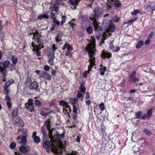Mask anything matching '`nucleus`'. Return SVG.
Here are the masks:
<instances>
[{"label":"nucleus","mask_w":155,"mask_h":155,"mask_svg":"<svg viewBox=\"0 0 155 155\" xmlns=\"http://www.w3.org/2000/svg\"><path fill=\"white\" fill-rule=\"evenodd\" d=\"M95 40L94 39L92 38L90 42L87 44V47L85 49L86 51H87L89 53L90 58L89 62H90V63L89 65L88 66V70L83 73V77L84 78H87V74L90 73L93 66L95 65L96 58L94 55L96 54V50L95 49Z\"/></svg>","instance_id":"1"},{"label":"nucleus","mask_w":155,"mask_h":155,"mask_svg":"<svg viewBox=\"0 0 155 155\" xmlns=\"http://www.w3.org/2000/svg\"><path fill=\"white\" fill-rule=\"evenodd\" d=\"M94 13L91 14L89 18L93 21V25L95 29V30L99 31L101 29L99 26L96 20L100 18L103 15V10L101 8L96 7L94 8Z\"/></svg>","instance_id":"2"},{"label":"nucleus","mask_w":155,"mask_h":155,"mask_svg":"<svg viewBox=\"0 0 155 155\" xmlns=\"http://www.w3.org/2000/svg\"><path fill=\"white\" fill-rule=\"evenodd\" d=\"M79 89L80 91H78V93L76 95V97L78 98L77 101L80 98H81V101L84 96L86 91V88L83 85H81L79 87Z\"/></svg>","instance_id":"3"},{"label":"nucleus","mask_w":155,"mask_h":155,"mask_svg":"<svg viewBox=\"0 0 155 155\" xmlns=\"http://www.w3.org/2000/svg\"><path fill=\"white\" fill-rule=\"evenodd\" d=\"M12 121L13 124L15 125H18L21 127L24 126V122L19 117H13Z\"/></svg>","instance_id":"4"},{"label":"nucleus","mask_w":155,"mask_h":155,"mask_svg":"<svg viewBox=\"0 0 155 155\" xmlns=\"http://www.w3.org/2000/svg\"><path fill=\"white\" fill-rule=\"evenodd\" d=\"M10 62L5 60L2 62L0 61V71H6V69L8 68Z\"/></svg>","instance_id":"5"},{"label":"nucleus","mask_w":155,"mask_h":155,"mask_svg":"<svg viewBox=\"0 0 155 155\" xmlns=\"http://www.w3.org/2000/svg\"><path fill=\"white\" fill-rule=\"evenodd\" d=\"M153 109H154L153 107H151L148 109L147 112V114H143L141 119L145 120L146 118L148 120H149L152 115V111Z\"/></svg>","instance_id":"6"},{"label":"nucleus","mask_w":155,"mask_h":155,"mask_svg":"<svg viewBox=\"0 0 155 155\" xmlns=\"http://www.w3.org/2000/svg\"><path fill=\"white\" fill-rule=\"evenodd\" d=\"M50 8L51 11L48 10L47 11V12H48V14L49 13H50L49 18H52L55 15V12L58 11V8L57 6H53V7H50Z\"/></svg>","instance_id":"7"},{"label":"nucleus","mask_w":155,"mask_h":155,"mask_svg":"<svg viewBox=\"0 0 155 155\" xmlns=\"http://www.w3.org/2000/svg\"><path fill=\"white\" fill-rule=\"evenodd\" d=\"M64 46L65 47L63 48V49L65 50L66 48L67 49V51L65 53V55L66 56H69L73 50V47L69 43L67 42L65 43Z\"/></svg>","instance_id":"8"},{"label":"nucleus","mask_w":155,"mask_h":155,"mask_svg":"<svg viewBox=\"0 0 155 155\" xmlns=\"http://www.w3.org/2000/svg\"><path fill=\"white\" fill-rule=\"evenodd\" d=\"M39 77L47 80H50L52 78L51 75L47 72L44 71L42 72L41 74H39Z\"/></svg>","instance_id":"9"},{"label":"nucleus","mask_w":155,"mask_h":155,"mask_svg":"<svg viewBox=\"0 0 155 155\" xmlns=\"http://www.w3.org/2000/svg\"><path fill=\"white\" fill-rule=\"evenodd\" d=\"M31 44L32 47L34 48L33 49V51H35L36 55L38 56H40L41 55V53L40 51H39V50H40L41 48H43V47H38V45H36L35 47L34 43L33 42L31 43Z\"/></svg>","instance_id":"10"},{"label":"nucleus","mask_w":155,"mask_h":155,"mask_svg":"<svg viewBox=\"0 0 155 155\" xmlns=\"http://www.w3.org/2000/svg\"><path fill=\"white\" fill-rule=\"evenodd\" d=\"M26 33H27L28 35H33V37L32 38V39L33 40H37V39L36 38V37H38L39 36H41L39 34V32L37 31H35L34 32H27V31Z\"/></svg>","instance_id":"11"},{"label":"nucleus","mask_w":155,"mask_h":155,"mask_svg":"<svg viewBox=\"0 0 155 155\" xmlns=\"http://www.w3.org/2000/svg\"><path fill=\"white\" fill-rule=\"evenodd\" d=\"M19 150L21 153H25L30 151V147L28 146H22L19 148Z\"/></svg>","instance_id":"12"},{"label":"nucleus","mask_w":155,"mask_h":155,"mask_svg":"<svg viewBox=\"0 0 155 155\" xmlns=\"http://www.w3.org/2000/svg\"><path fill=\"white\" fill-rule=\"evenodd\" d=\"M49 17V15L48 14V12L46 11L44 12L43 15H39L38 17L37 18L39 20H41L44 18L48 19Z\"/></svg>","instance_id":"13"},{"label":"nucleus","mask_w":155,"mask_h":155,"mask_svg":"<svg viewBox=\"0 0 155 155\" xmlns=\"http://www.w3.org/2000/svg\"><path fill=\"white\" fill-rule=\"evenodd\" d=\"M49 56L48 63L51 65L54 64L53 60L54 58V54L53 53H50Z\"/></svg>","instance_id":"14"},{"label":"nucleus","mask_w":155,"mask_h":155,"mask_svg":"<svg viewBox=\"0 0 155 155\" xmlns=\"http://www.w3.org/2000/svg\"><path fill=\"white\" fill-rule=\"evenodd\" d=\"M38 84L36 81H34L31 83L29 86V88L30 89H36L38 87Z\"/></svg>","instance_id":"15"},{"label":"nucleus","mask_w":155,"mask_h":155,"mask_svg":"<svg viewBox=\"0 0 155 155\" xmlns=\"http://www.w3.org/2000/svg\"><path fill=\"white\" fill-rule=\"evenodd\" d=\"M5 100L6 101V104L8 108H10L12 107V104L10 102L11 99L8 96H5Z\"/></svg>","instance_id":"16"},{"label":"nucleus","mask_w":155,"mask_h":155,"mask_svg":"<svg viewBox=\"0 0 155 155\" xmlns=\"http://www.w3.org/2000/svg\"><path fill=\"white\" fill-rule=\"evenodd\" d=\"M101 57L104 58H109L111 57V54L109 52H103L101 54Z\"/></svg>","instance_id":"17"},{"label":"nucleus","mask_w":155,"mask_h":155,"mask_svg":"<svg viewBox=\"0 0 155 155\" xmlns=\"http://www.w3.org/2000/svg\"><path fill=\"white\" fill-rule=\"evenodd\" d=\"M115 28V26L114 25H109V26L107 28H106L105 29L106 30V31H107V32H113L114 31Z\"/></svg>","instance_id":"18"},{"label":"nucleus","mask_w":155,"mask_h":155,"mask_svg":"<svg viewBox=\"0 0 155 155\" xmlns=\"http://www.w3.org/2000/svg\"><path fill=\"white\" fill-rule=\"evenodd\" d=\"M40 36H39L38 37H36V38L37 39L36 40H35L36 41L38 44L39 45L38 46V47H43L42 45L43 44V40L41 38V35H40Z\"/></svg>","instance_id":"19"},{"label":"nucleus","mask_w":155,"mask_h":155,"mask_svg":"<svg viewBox=\"0 0 155 155\" xmlns=\"http://www.w3.org/2000/svg\"><path fill=\"white\" fill-rule=\"evenodd\" d=\"M79 18L81 20V21L85 22L88 20V16L87 15H81L78 16Z\"/></svg>","instance_id":"20"},{"label":"nucleus","mask_w":155,"mask_h":155,"mask_svg":"<svg viewBox=\"0 0 155 155\" xmlns=\"http://www.w3.org/2000/svg\"><path fill=\"white\" fill-rule=\"evenodd\" d=\"M18 110L17 107H14L13 108V111L12 113V115L13 118L16 117L17 116Z\"/></svg>","instance_id":"21"},{"label":"nucleus","mask_w":155,"mask_h":155,"mask_svg":"<svg viewBox=\"0 0 155 155\" xmlns=\"http://www.w3.org/2000/svg\"><path fill=\"white\" fill-rule=\"evenodd\" d=\"M107 71V68L106 67H102L100 68L99 72L100 74L102 76L104 75L105 72Z\"/></svg>","instance_id":"22"},{"label":"nucleus","mask_w":155,"mask_h":155,"mask_svg":"<svg viewBox=\"0 0 155 155\" xmlns=\"http://www.w3.org/2000/svg\"><path fill=\"white\" fill-rule=\"evenodd\" d=\"M37 97H35L34 99H35L34 101L35 104L38 107H40L42 106V103L38 100L37 99Z\"/></svg>","instance_id":"23"},{"label":"nucleus","mask_w":155,"mask_h":155,"mask_svg":"<svg viewBox=\"0 0 155 155\" xmlns=\"http://www.w3.org/2000/svg\"><path fill=\"white\" fill-rule=\"evenodd\" d=\"M18 131H22V136L28 137V135L27 134V130L24 128H20L18 129Z\"/></svg>","instance_id":"24"},{"label":"nucleus","mask_w":155,"mask_h":155,"mask_svg":"<svg viewBox=\"0 0 155 155\" xmlns=\"http://www.w3.org/2000/svg\"><path fill=\"white\" fill-rule=\"evenodd\" d=\"M63 110L64 113L65 114H68L70 112V108L68 105L63 108Z\"/></svg>","instance_id":"25"},{"label":"nucleus","mask_w":155,"mask_h":155,"mask_svg":"<svg viewBox=\"0 0 155 155\" xmlns=\"http://www.w3.org/2000/svg\"><path fill=\"white\" fill-rule=\"evenodd\" d=\"M7 24V20L3 21L2 20L0 21V31H1V30L3 27L6 25Z\"/></svg>","instance_id":"26"},{"label":"nucleus","mask_w":155,"mask_h":155,"mask_svg":"<svg viewBox=\"0 0 155 155\" xmlns=\"http://www.w3.org/2000/svg\"><path fill=\"white\" fill-rule=\"evenodd\" d=\"M143 111H139L138 112H136L135 114L136 119H140L141 117L142 114H143Z\"/></svg>","instance_id":"27"},{"label":"nucleus","mask_w":155,"mask_h":155,"mask_svg":"<svg viewBox=\"0 0 155 155\" xmlns=\"http://www.w3.org/2000/svg\"><path fill=\"white\" fill-rule=\"evenodd\" d=\"M11 59L13 63L14 64H16L18 61L17 58L15 55H12L11 57Z\"/></svg>","instance_id":"28"},{"label":"nucleus","mask_w":155,"mask_h":155,"mask_svg":"<svg viewBox=\"0 0 155 155\" xmlns=\"http://www.w3.org/2000/svg\"><path fill=\"white\" fill-rule=\"evenodd\" d=\"M86 30L88 34H91L93 33V29L92 26H89L87 27Z\"/></svg>","instance_id":"29"},{"label":"nucleus","mask_w":155,"mask_h":155,"mask_svg":"<svg viewBox=\"0 0 155 155\" xmlns=\"http://www.w3.org/2000/svg\"><path fill=\"white\" fill-rule=\"evenodd\" d=\"M28 137L22 136L21 139V143L23 145L25 144L27 141V138Z\"/></svg>","instance_id":"30"},{"label":"nucleus","mask_w":155,"mask_h":155,"mask_svg":"<svg viewBox=\"0 0 155 155\" xmlns=\"http://www.w3.org/2000/svg\"><path fill=\"white\" fill-rule=\"evenodd\" d=\"M62 38V37L61 35L58 34L55 38L56 41L57 42H59L61 40Z\"/></svg>","instance_id":"31"},{"label":"nucleus","mask_w":155,"mask_h":155,"mask_svg":"<svg viewBox=\"0 0 155 155\" xmlns=\"http://www.w3.org/2000/svg\"><path fill=\"white\" fill-rule=\"evenodd\" d=\"M2 74V81L4 82L6 81V71H0Z\"/></svg>","instance_id":"32"},{"label":"nucleus","mask_w":155,"mask_h":155,"mask_svg":"<svg viewBox=\"0 0 155 155\" xmlns=\"http://www.w3.org/2000/svg\"><path fill=\"white\" fill-rule=\"evenodd\" d=\"M143 131L147 135L150 136L152 134L151 131L147 129H144Z\"/></svg>","instance_id":"33"},{"label":"nucleus","mask_w":155,"mask_h":155,"mask_svg":"<svg viewBox=\"0 0 155 155\" xmlns=\"http://www.w3.org/2000/svg\"><path fill=\"white\" fill-rule=\"evenodd\" d=\"M59 104L61 105H62L64 107V106L67 107L68 106V103L65 101L63 100L59 102Z\"/></svg>","instance_id":"34"},{"label":"nucleus","mask_w":155,"mask_h":155,"mask_svg":"<svg viewBox=\"0 0 155 155\" xmlns=\"http://www.w3.org/2000/svg\"><path fill=\"white\" fill-rule=\"evenodd\" d=\"M25 105V107H27L28 110L32 111L33 110L34 108V106L33 105H27V103H26Z\"/></svg>","instance_id":"35"},{"label":"nucleus","mask_w":155,"mask_h":155,"mask_svg":"<svg viewBox=\"0 0 155 155\" xmlns=\"http://www.w3.org/2000/svg\"><path fill=\"white\" fill-rule=\"evenodd\" d=\"M4 89V92L5 94H6V96H8L9 94L11 91L8 88L3 87Z\"/></svg>","instance_id":"36"},{"label":"nucleus","mask_w":155,"mask_h":155,"mask_svg":"<svg viewBox=\"0 0 155 155\" xmlns=\"http://www.w3.org/2000/svg\"><path fill=\"white\" fill-rule=\"evenodd\" d=\"M52 19H53V22L56 24V25H58L60 23V22L56 19V17H55V15L54 16Z\"/></svg>","instance_id":"37"},{"label":"nucleus","mask_w":155,"mask_h":155,"mask_svg":"<svg viewBox=\"0 0 155 155\" xmlns=\"http://www.w3.org/2000/svg\"><path fill=\"white\" fill-rule=\"evenodd\" d=\"M143 44V42L141 41L138 42L136 45V47L137 49L140 48Z\"/></svg>","instance_id":"38"},{"label":"nucleus","mask_w":155,"mask_h":155,"mask_svg":"<svg viewBox=\"0 0 155 155\" xmlns=\"http://www.w3.org/2000/svg\"><path fill=\"white\" fill-rule=\"evenodd\" d=\"M34 142L37 143H38L40 141V139L38 137H35L33 138Z\"/></svg>","instance_id":"39"},{"label":"nucleus","mask_w":155,"mask_h":155,"mask_svg":"<svg viewBox=\"0 0 155 155\" xmlns=\"http://www.w3.org/2000/svg\"><path fill=\"white\" fill-rule=\"evenodd\" d=\"M62 20L60 22V24L61 25H62L66 21V17L65 15H62L61 17Z\"/></svg>","instance_id":"40"},{"label":"nucleus","mask_w":155,"mask_h":155,"mask_svg":"<svg viewBox=\"0 0 155 155\" xmlns=\"http://www.w3.org/2000/svg\"><path fill=\"white\" fill-rule=\"evenodd\" d=\"M94 0H86V4L88 7H91L92 3Z\"/></svg>","instance_id":"41"},{"label":"nucleus","mask_w":155,"mask_h":155,"mask_svg":"<svg viewBox=\"0 0 155 155\" xmlns=\"http://www.w3.org/2000/svg\"><path fill=\"white\" fill-rule=\"evenodd\" d=\"M41 132L42 133L43 137H45L47 136V134L46 131L45 129L42 127L41 129Z\"/></svg>","instance_id":"42"},{"label":"nucleus","mask_w":155,"mask_h":155,"mask_svg":"<svg viewBox=\"0 0 155 155\" xmlns=\"http://www.w3.org/2000/svg\"><path fill=\"white\" fill-rule=\"evenodd\" d=\"M99 107L100 109V110L101 111H103L105 109V106L104 104L103 103H101L99 105Z\"/></svg>","instance_id":"43"},{"label":"nucleus","mask_w":155,"mask_h":155,"mask_svg":"<svg viewBox=\"0 0 155 155\" xmlns=\"http://www.w3.org/2000/svg\"><path fill=\"white\" fill-rule=\"evenodd\" d=\"M140 12V11L139 9L134 10L133 12H131V14L132 15H135L139 13Z\"/></svg>","instance_id":"44"},{"label":"nucleus","mask_w":155,"mask_h":155,"mask_svg":"<svg viewBox=\"0 0 155 155\" xmlns=\"http://www.w3.org/2000/svg\"><path fill=\"white\" fill-rule=\"evenodd\" d=\"M70 4L74 6H76L77 5L76 0H69Z\"/></svg>","instance_id":"45"},{"label":"nucleus","mask_w":155,"mask_h":155,"mask_svg":"<svg viewBox=\"0 0 155 155\" xmlns=\"http://www.w3.org/2000/svg\"><path fill=\"white\" fill-rule=\"evenodd\" d=\"M56 136L59 138H62L64 135V133H62L61 134H59L58 131L56 132Z\"/></svg>","instance_id":"46"},{"label":"nucleus","mask_w":155,"mask_h":155,"mask_svg":"<svg viewBox=\"0 0 155 155\" xmlns=\"http://www.w3.org/2000/svg\"><path fill=\"white\" fill-rule=\"evenodd\" d=\"M106 7L107 8V10H110L112 8V5L111 3L107 2L106 4Z\"/></svg>","instance_id":"47"},{"label":"nucleus","mask_w":155,"mask_h":155,"mask_svg":"<svg viewBox=\"0 0 155 155\" xmlns=\"http://www.w3.org/2000/svg\"><path fill=\"white\" fill-rule=\"evenodd\" d=\"M112 20L114 22H118V16L116 15H114L112 18Z\"/></svg>","instance_id":"48"},{"label":"nucleus","mask_w":155,"mask_h":155,"mask_svg":"<svg viewBox=\"0 0 155 155\" xmlns=\"http://www.w3.org/2000/svg\"><path fill=\"white\" fill-rule=\"evenodd\" d=\"M16 146V144L14 142H12L11 143L10 145V148L13 149H14Z\"/></svg>","instance_id":"49"},{"label":"nucleus","mask_w":155,"mask_h":155,"mask_svg":"<svg viewBox=\"0 0 155 155\" xmlns=\"http://www.w3.org/2000/svg\"><path fill=\"white\" fill-rule=\"evenodd\" d=\"M77 99V101H77V100H78V98H73L72 99H71V100H70V101H71V102L72 104H76Z\"/></svg>","instance_id":"50"},{"label":"nucleus","mask_w":155,"mask_h":155,"mask_svg":"<svg viewBox=\"0 0 155 155\" xmlns=\"http://www.w3.org/2000/svg\"><path fill=\"white\" fill-rule=\"evenodd\" d=\"M135 94H133L132 95L130 94L129 97H127V100H132L134 98V96Z\"/></svg>","instance_id":"51"},{"label":"nucleus","mask_w":155,"mask_h":155,"mask_svg":"<svg viewBox=\"0 0 155 155\" xmlns=\"http://www.w3.org/2000/svg\"><path fill=\"white\" fill-rule=\"evenodd\" d=\"M152 8V6L150 5H148L146 7V9L147 10L148 12L151 10Z\"/></svg>","instance_id":"52"},{"label":"nucleus","mask_w":155,"mask_h":155,"mask_svg":"<svg viewBox=\"0 0 155 155\" xmlns=\"http://www.w3.org/2000/svg\"><path fill=\"white\" fill-rule=\"evenodd\" d=\"M27 104V105H33L32 100L31 99H29L28 101V103Z\"/></svg>","instance_id":"53"},{"label":"nucleus","mask_w":155,"mask_h":155,"mask_svg":"<svg viewBox=\"0 0 155 155\" xmlns=\"http://www.w3.org/2000/svg\"><path fill=\"white\" fill-rule=\"evenodd\" d=\"M57 49V47L54 44H53L52 45V50L53 51H54Z\"/></svg>","instance_id":"54"},{"label":"nucleus","mask_w":155,"mask_h":155,"mask_svg":"<svg viewBox=\"0 0 155 155\" xmlns=\"http://www.w3.org/2000/svg\"><path fill=\"white\" fill-rule=\"evenodd\" d=\"M150 40L151 39L147 38V39L145 41V44L146 45H148L150 44Z\"/></svg>","instance_id":"55"},{"label":"nucleus","mask_w":155,"mask_h":155,"mask_svg":"<svg viewBox=\"0 0 155 155\" xmlns=\"http://www.w3.org/2000/svg\"><path fill=\"white\" fill-rule=\"evenodd\" d=\"M114 40L112 41L110 44L109 48L111 49H112L114 48L113 43Z\"/></svg>","instance_id":"56"},{"label":"nucleus","mask_w":155,"mask_h":155,"mask_svg":"<svg viewBox=\"0 0 155 155\" xmlns=\"http://www.w3.org/2000/svg\"><path fill=\"white\" fill-rule=\"evenodd\" d=\"M11 84L9 83V82L7 81L5 83V84L3 86V87H5L8 88L9 86Z\"/></svg>","instance_id":"57"},{"label":"nucleus","mask_w":155,"mask_h":155,"mask_svg":"<svg viewBox=\"0 0 155 155\" xmlns=\"http://www.w3.org/2000/svg\"><path fill=\"white\" fill-rule=\"evenodd\" d=\"M44 70L47 71H49L50 69L48 65H45L44 68Z\"/></svg>","instance_id":"58"},{"label":"nucleus","mask_w":155,"mask_h":155,"mask_svg":"<svg viewBox=\"0 0 155 155\" xmlns=\"http://www.w3.org/2000/svg\"><path fill=\"white\" fill-rule=\"evenodd\" d=\"M85 98L87 99H89L90 98V94L88 91H87L86 93Z\"/></svg>","instance_id":"59"},{"label":"nucleus","mask_w":155,"mask_h":155,"mask_svg":"<svg viewBox=\"0 0 155 155\" xmlns=\"http://www.w3.org/2000/svg\"><path fill=\"white\" fill-rule=\"evenodd\" d=\"M153 34L154 32H151L150 33L148 36L147 38L151 39Z\"/></svg>","instance_id":"60"},{"label":"nucleus","mask_w":155,"mask_h":155,"mask_svg":"<svg viewBox=\"0 0 155 155\" xmlns=\"http://www.w3.org/2000/svg\"><path fill=\"white\" fill-rule=\"evenodd\" d=\"M125 82V80L124 79H123L121 80V84H120V87H124V83Z\"/></svg>","instance_id":"61"},{"label":"nucleus","mask_w":155,"mask_h":155,"mask_svg":"<svg viewBox=\"0 0 155 155\" xmlns=\"http://www.w3.org/2000/svg\"><path fill=\"white\" fill-rule=\"evenodd\" d=\"M77 108L76 107V106L75 105H74L73 106V111L74 113H75L77 111Z\"/></svg>","instance_id":"62"},{"label":"nucleus","mask_w":155,"mask_h":155,"mask_svg":"<svg viewBox=\"0 0 155 155\" xmlns=\"http://www.w3.org/2000/svg\"><path fill=\"white\" fill-rule=\"evenodd\" d=\"M91 101L90 100H87L85 101V103L87 105H89L91 104Z\"/></svg>","instance_id":"63"},{"label":"nucleus","mask_w":155,"mask_h":155,"mask_svg":"<svg viewBox=\"0 0 155 155\" xmlns=\"http://www.w3.org/2000/svg\"><path fill=\"white\" fill-rule=\"evenodd\" d=\"M136 72L135 71H133V73H132L130 76V77H135L136 76Z\"/></svg>","instance_id":"64"}]
</instances>
